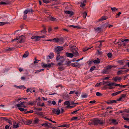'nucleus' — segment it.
I'll use <instances>...</instances> for the list:
<instances>
[{"label":"nucleus","mask_w":129,"mask_h":129,"mask_svg":"<svg viewBox=\"0 0 129 129\" xmlns=\"http://www.w3.org/2000/svg\"><path fill=\"white\" fill-rule=\"evenodd\" d=\"M92 121L95 125L98 124L102 125L104 123V121L102 119H100L98 118H94L92 120Z\"/></svg>","instance_id":"1"},{"label":"nucleus","mask_w":129,"mask_h":129,"mask_svg":"<svg viewBox=\"0 0 129 129\" xmlns=\"http://www.w3.org/2000/svg\"><path fill=\"white\" fill-rule=\"evenodd\" d=\"M56 60L58 61L63 62L66 60L65 59L63 56H61L59 54L57 55Z\"/></svg>","instance_id":"2"},{"label":"nucleus","mask_w":129,"mask_h":129,"mask_svg":"<svg viewBox=\"0 0 129 129\" xmlns=\"http://www.w3.org/2000/svg\"><path fill=\"white\" fill-rule=\"evenodd\" d=\"M63 49V47L57 46L55 48V53L59 54L60 53V51Z\"/></svg>","instance_id":"3"},{"label":"nucleus","mask_w":129,"mask_h":129,"mask_svg":"<svg viewBox=\"0 0 129 129\" xmlns=\"http://www.w3.org/2000/svg\"><path fill=\"white\" fill-rule=\"evenodd\" d=\"M54 64L53 62H51L50 63L45 64L43 63L42 65V66L44 68H50L52 66L54 65Z\"/></svg>","instance_id":"4"},{"label":"nucleus","mask_w":129,"mask_h":129,"mask_svg":"<svg viewBox=\"0 0 129 129\" xmlns=\"http://www.w3.org/2000/svg\"><path fill=\"white\" fill-rule=\"evenodd\" d=\"M19 39H20L19 43H23L25 42V37L23 35L19 36Z\"/></svg>","instance_id":"5"},{"label":"nucleus","mask_w":129,"mask_h":129,"mask_svg":"<svg viewBox=\"0 0 129 129\" xmlns=\"http://www.w3.org/2000/svg\"><path fill=\"white\" fill-rule=\"evenodd\" d=\"M53 113L54 114H56L57 115H58L60 113V111L59 109H54L52 110Z\"/></svg>","instance_id":"6"},{"label":"nucleus","mask_w":129,"mask_h":129,"mask_svg":"<svg viewBox=\"0 0 129 129\" xmlns=\"http://www.w3.org/2000/svg\"><path fill=\"white\" fill-rule=\"evenodd\" d=\"M9 0V1H6L5 2H1L0 4L1 5H8L11 4L13 2V1H10V0Z\"/></svg>","instance_id":"7"},{"label":"nucleus","mask_w":129,"mask_h":129,"mask_svg":"<svg viewBox=\"0 0 129 129\" xmlns=\"http://www.w3.org/2000/svg\"><path fill=\"white\" fill-rule=\"evenodd\" d=\"M22 121L26 125H29L30 124L32 121V120H22Z\"/></svg>","instance_id":"8"},{"label":"nucleus","mask_w":129,"mask_h":129,"mask_svg":"<svg viewBox=\"0 0 129 129\" xmlns=\"http://www.w3.org/2000/svg\"><path fill=\"white\" fill-rule=\"evenodd\" d=\"M41 125L47 127L48 128H51L53 129H55V127H53V126H49V123L48 122H46L41 124Z\"/></svg>","instance_id":"9"},{"label":"nucleus","mask_w":129,"mask_h":129,"mask_svg":"<svg viewBox=\"0 0 129 129\" xmlns=\"http://www.w3.org/2000/svg\"><path fill=\"white\" fill-rule=\"evenodd\" d=\"M31 39L32 40L34 39V41L36 42L40 40L39 36H32L31 37Z\"/></svg>","instance_id":"10"},{"label":"nucleus","mask_w":129,"mask_h":129,"mask_svg":"<svg viewBox=\"0 0 129 129\" xmlns=\"http://www.w3.org/2000/svg\"><path fill=\"white\" fill-rule=\"evenodd\" d=\"M108 17L107 16H102L100 19H99L98 20L96 21L95 22L97 23L101 21H102L104 20H106L108 19Z\"/></svg>","instance_id":"11"},{"label":"nucleus","mask_w":129,"mask_h":129,"mask_svg":"<svg viewBox=\"0 0 129 129\" xmlns=\"http://www.w3.org/2000/svg\"><path fill=\"white\" fill-rule=\"evenodd\" d=\"M33 10L32 9H27L25 10L23 13L24 14H26L29 13H33Z\"/></svg>","instance_id":"12"},{"label":"nucleus","mask_w":129,"mask_h":129,"mask_svg":"<svg viewBox=\"0 0 129 129\" xmlns=\"http://www.w3.org/2000/svg\"><path fill=\"white\" fill-rule=\"evenodd\" d=\"M107 86H119L120 87V85L119 84H116L114 82H111L109 83L108 84H107Z\"/></svg>","instance_id":"13"},{"label":"nucleus","mask_w":129,"mask_h":129,"mask_svg":"<svg viewBox=\"0 0 129 129\" xmlns=\"http://www.w3.org/2000/svg\"><path fill=\"white\" fill-rule=\"evenodd\" d=\"M71 65L72 66L74 67H77L79 68L80 66V64L78 62H74L71 64Z\"/></svg>","instance_id":"14"},{"label":"nucleus","mask_w":129,"mask_h":129,"mask_svg":"<svg viewBox=\"0 0 129 129\" xmlns=\"http://www.w3.org/2000/svg\"><path fill=\"white\" fill-rule=\"evenodd\" d=\"M72 51L75 56H77L78 55V53L77 51L75 48L72 49Z\"/></svg>","instance_id":"15"},{"label":"nucleus","mask_w":129,"mask_h":129,"mask_svg":"<svg viewBox=\"0 0 129 129\" xmlns=\"http://www.w3.org/2000/svg\"><path fill=\"white\" fill-rule=\"evenodd\" d=\"M24 102H21L20 104H17L15 106H16L18 107H22L25 108L26 107V106L24 105Z\"/></svg>","instance_id":"16"},{"label":"nucleus","mask_w":129,"mask_h":129,"mask_svg":"<svg viewBox=\"0 0 129 129\" xmlns=\"http://www.w3.org/2000/svg\"><path fill=\"white\" fill-rule=\"evenodd\" d=\"M64 13L66 14L70 15V16H71L74 14L73 12L72 11H64Z\"/></svg>","instance_id":"17"},{"label":"nucleus","mask_w":129,"mask_h":129,"mask_svg":"<svg viewBox=\"0 0 129 129\" xmlns=\"http://www.w3.org/2000/svg\"><path fill=\"white\" fill-rule=\"evenodd\" d=\"M127 60H119L117 61V62L120 64L121 65H123L125 61H128Z\"/></svg>","instance_id":"18"},{"label":"nucleus","mask_w":129,"mask_h":129,"mask_svg":"<svg viewBox=\"0 0 129 129\" xmlns=\"http://www.w3.org/2000/svg\"><path fill=\"white\" fill-rule=\"evenodd\" d=\"M64 105H67V106L66 107V108H68L70 105V103L69 101H66L64 103Z\"/></svg>","instance_id":"19"},{"label":"nucleus","mask_w":129,"mask_h":129,"mask_svg":"<svg viewBox=\"0 0 129 129\" xmlns=\"http://www.w3.org/2000/svg\"><path fill=\"white\" fill-rule=\"evenodd\" d=\"M66 54L67 57L72 58L74 56L73 54L71 53L67 52L66 53Z\"/></svg>","instance_id":"20"},{"label":"nucleus","mask_w":129,"mask_h":129,"mask_svg":"<svg viewBox=\"0 0 129 129\" xmlns=\"http://www.w3.org/2000/svg\"><path fill=\"white\" fill-rule=\"evenodd\" d=\"M101 27H98L96 28H94L95 31L96 32L98 33H99L101 32Z\"/></svg>","instance_id":"21"},{"label":"nucleus","mask_w":129,"mask_h":129,"mask_svg":"<svg viewBox=\"0 0 129 129\" xmlns=\"http://www.w3.org/2000/svg\"><path fill=\"white\" fill-rule=\"evenodd\" d=\"M54 40H55V41L57 42H59L60 41L59 38H55L53 39L48 40H47V41H53Z\"/></svg>","instance_id":"22"},{"label":"nucleus","mask_w":129,"mask_h":129,"mask_svg":"<svg viewBox=\"0 0 129 129\" xmlns=\"http://www.w3.org/2000/svg\"><path fill=\"white\" fill-rule=\"evenodd\" d=\"M121 77H116L113 78L115 82H116L118 80L119 81L121 80Z\"/></svg>","instance_id":"23"},{"label":"nucleus","mask_w":129,"mask_h":129,"mask_svg":"<svg viewBox=\"0 0 129 129\" xmlns=\"http://www.w3.org/2000/svg\"><path fill=\"white\" fill-rule=\"evenodd\" d=\"M39 121V119L37 118H35L34 120V123L37 124L38 123Z\"/></svg>","instance_id":"24"},{"label":"nucleus","mask_w":129,"mask_h":129,"mask_svg":"<svg viewBox=\"0 0 129 129\" xmlns=\"http://www.w3.org/2000/svg\"><path fill=\"white\" fill-rule=\"evenodd\" d=\"M36 101H33L32 102H28V105H34L35 104Z\"/></svg>","instance_id":"25"},{"label":"nucleus","mask_w":129,"mask_h":129,"mask_svg":"<svg viewBox=\"0 0 129 129\" xmlns=\"http://www.w3.org/2000/svg\"><path fill=\"white\" fill-rule=\"evenodd\" d=\"M93 62L94 63L98 64L100 62V60L98 58L97 60H95L93 61Z\"/></svg>","instance_id":"26"},{"label":"nucleus","mask_w":129,"mask_h":129,"mask_svg":"<svg viewBox=\"0 0 129 129\" xmlns=\"http://www.w3.org/2000/svg\"><path fill=\"white\" fill-rule=\"evenodd\" d=\"M29 55V53L27 51H26L23 54V57L26 58Z\"/></svg>","instance_id":"27"},{"label":"nucleus","mask_w":129,"mask_h":129,"mask_svg":"<svg viewBox=\"0 0 129 129\" xmlns=\"http://www.w3.org/2000/svg\"><path fill=\"white\" fill-rule=\"evenodd\" d=\"M123 91V90L118 91L115 93H112V95L113 96L116 95L121 93V92H122Z\"/></svg>","instance_id":"28"},{"label":"nucleus","mask_w":129,"mask_h":129,"mask_svg":"<svg viewBox=\"0 0 129 129\" xmlns=\"http://www.w3.org/2000/svg\"><path fill=\"white\" fill-rule=\"evenodd\" d=\"M126 96V95L125 94H123L121 95V97H120L118 100L117 101H120L122 99V98H124Z\"/></svg>","instance_id":"29"},{"label":"nucleus","mask_w":129,"mask_h":129,"mask_svg":"<svg viewBox=\"0 0 129 129\" xmlns=\"http://www.w3.org/2000/svg\"><path fill=\"white\" fill-rule=\"evenodd\" d=\"M54 53L52 52H51L50 53L48 56L50 59H52L53 57H54Z\"/></svg>","instance_id":"30"},{"label":"nucleus","mask_w":129,"mask_h":129,"mask_svg":"<svg viewBox=\"0 0 129 129\" xmlns=\"http://www.w3.org/2000/svg\"><path fill=\"white\" fill-rule=\"evenodd\" d=\"M124 72V71L122 70H121L118 71L117 73V74L118 75H120L123 74V73Z\"/></svg>","instance_id":"31"},{"label":"nucleus","mask_w":129,"mask_h":129,"mask_svg":"<svg viewBox=\"0 0 129 129\" xmlns=\"http://www.w3.org/2000/svg\"><path fill=\"white\" fill-rule=\"evenodd\" d=\"M49 19L51 21H56L57 19L56 18L53 17H50L49 18Z\"/></svg>","instance_id":"32"},{"label":"nucleus","mask_w":129,"mask_h":129,"mask_svg":"<svg viewBox=\"0 0 129 129\" xmlns=\"http://www.w3.org/2000/svg\"><path fill=\"white\" fill-rule=\"evenodd\" d=\"M111 121L114 124H118V122L116 121V120L115 119H112L111 120Z\"/></svg>","instance_id":"33"},{"label":"nucleus","mask_w":129,"mask_h":129,"mask_svg":"<svg viewBox=\"0 0 129 129\" xmlns=\"http://www.w3.org/2000/svg\"><path fill=\"white\" fill-rule=\"evenodd\" d=\"M68 26L69 27H72L73 28H76L78 29H80L81 28V27H80L78 26L73 25H69Z\"/></svg>","instance_id":"34"},{"label":"nucleus","mask_w":129,"mask_h":129,"mask_svg":"<svg viewBox=\"0 0 129 129\" xmlns=\"http://www.w3.org/2000/svg\"><path fill=\"white\" fill-rule=\"evenodd\" d=\"M16 87L17 88H25L26 87H25L24 85H22L21 86H16Z\"/></svg>","instance_id":"35"},{"label":"nucleus","mask_w":129,"mask_h":129,"mask_svg":"<svg viewBox=\"0 0 129 129\" xmlns=\"http://www.w3.org/2000/svg\"><path fill=\"white\" fill-rule=\"evenodd\" d=\"M71 62V61H66V63L65 64V65H67L68 66H70V63Z\"/></svg>","instance_id":"36"},{"label":"nucleus","mask_w":129,"mask_h":129,"mask_svg":"<svg viewBox=\"0 0 129 129\" xmlns=\"http://www.w3.org/2000/svg\"><path fill=\"white\" fill-rule=\"evenodd\" d=\"M113 67V66L111 65H108V66L105 67V68L107 70H109L111 69Z\"/></svg>","instance_id":"37"},{"label":"nucleus","mask_w":129,"mask_h":129,"mask_svg":"<svg viewBox=\"0 0 129 129\" xmlns=\"http://www.w3.org/2000/svg\"><path fill=\"white\" fill-rule=\"evenodd\" d=\"M36 114L39 116L43 115V113L42 112H36Z\"/></svg>","instance_id":"38"},{"label":"nucleus","mask_w":129,"mask_h":129,"mask_svg":"<svg viewBox=\"0 0 129 129\" xmlns=\"http://www.w3.org/2000/svg\"><path fill=\"white\" fill-rule=\"evenodd\" d=\"M108 70L105 69H104L102 72V73L103 74H107L108 73Z\"/></svg>","instance_id":"39"},{"label":"nucleus","mask_w":129,"mask_h":129,"mask_svg":"<svg viewBox=\"0 0 129 129\" xmlns=\"http://www.w3.org/2000/svg\"><path fill=\"white\" fill-rule=\"evenodd\" d=\"M41 32L43 34L46 33L47 32L46 28L44 27L43 29L41 31Z\"/></svg>","instance_id":"40"},{"label":"nucleus","mask_w":129,"mask_h":129,"mask_svg":"<svg viewBox=\"0 0 129 129\" xmlns=\"http://www.w3.org/2000/svg\"><path fill=\"white\" fill-rule=\"evenodd\" d=\"M58 69L59 71H62L64 70L65 68L63 67H58Z\"/></svg>","instance_id":"41"},{"label":"nucleus","mask_w":129,"mask_h":129,"mask_svg":"<svg viewBox=\"0 0 129 129\" xmlns=\"http://www.w3.org/2000/svg\"><path fill=\"white\" fill-rule=\"evenodd\" d=\"M95 67L94 66H93L92 67L90 70V71L92 72L93 71V70L95 69Z\"/></svg>","instance_id":"42"},{"label":"nucleus","mask_w":129,"mask_h":129,"mask_svg":"<svg viewBox=\"0 0 129 129\" xmlns=\"http://www.w3.org/2000/svg\"><path fill=\"white\" fill-rule=\"evenodd\" d=\"M87 15V13L86 12H84L83 13V18H86V16Z\"/></svg>","instance_id":"43"},{"label":"nucleus","mask_w":129,"mask_h":129,"mask_svg":"<svg viewBox=\"0 0 129 129\" xmlns=\"http://www.w3.org/2000/svg\"><path fill=\"white\" fill-rule=\"evenodd\" d=\"M19 126V124L18 123L16 125L14 124L13 125V128H17Z\"/></svg>","instance_id":"44"},{"label":"nucleus","mask_w":129,"mask_h":129,"mask_svg":"<svg viewBox=\"0 0 129 129\" xmlns=\"http://www.w3.org/2000/svg\"><path fill=\"white\" fill-rule=\"evenodd\" d=\"M107 56L109 58H111L112 56V54L111 53H109L107 54Z\"/></svg>","instance_id":"45"},{"label":"nucleus","mask_w":129,"mask_h":129,"mask_svg":"<svg viewBox=\"0 0 129 129\" xmlns=\"http://www.w3.org/2000/svg\"><path fill=\"white\" fill-rule=\"evenodd\" d=\"M7 122H8L11 125L10 127V129H11L12 127V121L10 120L9 119L8 120V121H7Z\"/></svg>","instance_id":"46"},{"label":"nucleus","mask_w":129,"mask_h":129,"mask_svg":"<svg viewBox=\"0 0 129 129\" xmlns=\"http://www.w3.org/2000/svg\"><path fill=\"white\" fill-rule=\"evenodd\" d=\"M9 23V22H0V26L6 24H8Z\"/></svg>","instance_id":"47"},{"label":"nucleus","mask_w":129,"mask_h":129,"mask_svg":"<svg viewBox=\"0 0 129 129\" xmlns=\"http://www.w3.org/2000/svg\"><path fill=\"white\" fill-rule=\"evenodd\" d=\"M103 85H104L106 84V85H107V84H107V83H109L110 82L109 81H108L107 82H105V81H104L103 82Z\"/></svg>","instance_id":"48"},{"label":"nucleus","mask_w":129,"mask_h":129,"mask_svg":"<svg viewBox=\"0 0 129 129\" xmlns=\"http://www.w3.org/2000/svg\"><path fill=\"white\" fill-rule=\"evenodd\" d=\"M111 9L112 11H117L118 10L117 8L115 7L111 8Z\"/></svg>","instance_id":"49"},{"label":"nucleus","mask_w":129,"mask_h":129,"mask_svg":"<svg viewBox=\"0 0 129 129\" xmlns=\"http://www.w3.org/2000/svg\"><path fill=\"white\" fill-rule=\"evenodd\" d=\"M110 78V77H107L105 78H102V80H107L109 79V78Z\"/></svg>","instance_id":"50"},{"label":"nucleus","mask_w":129,"mask_h":129,"mask_svg":"<svg viewBox=\"0 0 129 129\" xmlns=\"http://www.w3.org/2000/svg\"><path fill=\"white\" fill-rule=\"evenodd\" d=\"M43 2L46 4H47L50 3V1L49 0H43Z\"/></svg>","instance_id":"51"},{"label":"nucleus","mask_w":129,"mask_h":129,"mask_svg":"<svg viewBox=\"0 0 129 129\" xmlns=\"http://www.w3.org/2000/svg\"><path fill=\"white\" fill-rule=\"evenodd\" d=\"M91 48L92 47H91ZM91 48H85L83 49V52H84L85 51H86L88 50V49H90Z\"/></svg>","instance_id":"52"},{"label":"nucleus","mask_w":129,"mask_h":129,"mask_svg":"<svg viewBox=\"0 0 129 129\" xmlns=\"http://www.w3.org/2000/svg\"><path fill=\"white\" fill-rule=\"evenodd\" d=\"M85 5L82 2H81V5H80V6L81 7L83 8L84 7Z\"/></svg>","instance_id":"53"},{"label":"nucleus","mask_w":129,"mask_h":129,"mask_svg":"<svg viewBox=\"0 0 129 129\" xmlns=\"http://www.w3.org/2000/svg\"><path fill=\"white\" fill-rule=\"evenodd\" d=\"M88 124L89 125H92L94 124L93 123L92 121V120L91 121H89L88 122Z\"/></svg>","instance_id":"54"},{"label":"nucleus","mask_w":129,"mask_h":129,"mask_svg":"<svg viewBox=\"0 0 129 129\" xmlns=\"http://www.w3.org/2000/svg\"><path fill=\"white\" fill-rule=\"evenodd\" d=\"M96 95L97 96H101L102 95V94L100 93L99 92H97L96 93Z\"/></svg>","instance_id":"55"},{"label":"nucleus","mask_w":129,"mask_h":129,"mask_svg":"<svg viewBox=\"0 0 129 129\" xmlns=\"http://www.w3.org/2000/svg\"><path fill=\"white\" fill-rule=\"evenodd\" d=\"M121 41L122 42H123L124 41L125 42H127L128 41H129V40H128V39H123L121 40Z\"/></svg>","instance_id":"56"},{"label":"nucleus","mask_w":129,"mask_h":129,"mask_svg":"<svg viewBox=\"0 0 129 129\" xmlns=\"http://www.w3.org/2000/svg\"><path fill=\"white\" fill-rule=\"evenodd\" d=\"M13 49V48H9L8 49H6V51H11V50H12Z\"/></svg>","instance_id":"57"},{"label":"nucleus","mask_w":129,"mask_h":129,"mask_svg":"<svg viewBox=\"0 0 129 129\" xmlns=\"http://www.w3.org/2000/svg\"><path fill=\"white\" fill-rule=\"evenodd\" d=\"M33 111L32 110H31L30 111H28L26 112L25 113H32L33 112Z\"/></svg>","instance_id":"58"},{"label":"nucleus","mask_w":129,"mask_h":129,"mask_svg":"<svg viewBox=\"0 0 129 129\" xmlns=\"http://www.w3.org/2000/svg\"><path fill=\"white\" fill-rule=\"evenodd\" d=\"M63 62H60L58 63L57 64V66H60L63 65V64L62 63Z\"/></svg>","instance_id":"59"},{"label":"nucleus","mask_w":129,"mask_h":129,"mask_svg":"<svg viewBox=\"0 0 129 129\" xmlns=\"http://www.w3.org/2000/svg\"><path fill=\"white\" fill-rule=\"evenodd\" d=\"M123 118L126 121H129V118H128L125 117L124 116L123 117Z\"/></svg>","instance_id":"60"},{"label":"nucleus","mask_w":129,"mask_h":129,"mask_svg":"<svg viewBox=\"0 0 129 129\" xmlns=\"http://www.w3.org/2000/svg\"><path fill=\"white\" fill-rule=\"evenodd\" d=\"M78 118V117H72L71 119V120H76Z\"/></svg>","instance_id":"61"},{"label":"nucleus","mask_w":129,"mask_h":129,"mask_svg":"<svg viewBox=\"0 0 129 129\" xmlns=\"http://www.w3.org/2000/svg\"><path fill=\"white\" fill-rule=\"evenodd\" d=\"M121 13L120 12H119L116 15V18H118L119 16L121 14Z\"/></svg>","instance_id":"62"},{"label":"nucleus","mask_w":129,"mask_h":129,"mask_svg":"<svg viewBox=\"0 0 129 129\" xmlns=\"http://www.w3.org/2000/svg\"><path fill=\"white\" fill-rule=\"evenodd\" d=\"M18 109L21 111H24L25 110V109L24 108H18Z\"/></svg>","instance_id":"63"},{"label":"nucleus","mask_w":129,"mask_h":129,"mask_svg":"<svg viewBox=\"0 0 129 129\" xmlns=\"http://www.w3.org/2000/svg\"><path fill=\"white\" fill-rule=\"evenodd\" d=\"M125 63L126 65L127 64L128 66L129 67V60H128V61H125Z\"/></svg>","instance_id":"64"}]
</instances>
